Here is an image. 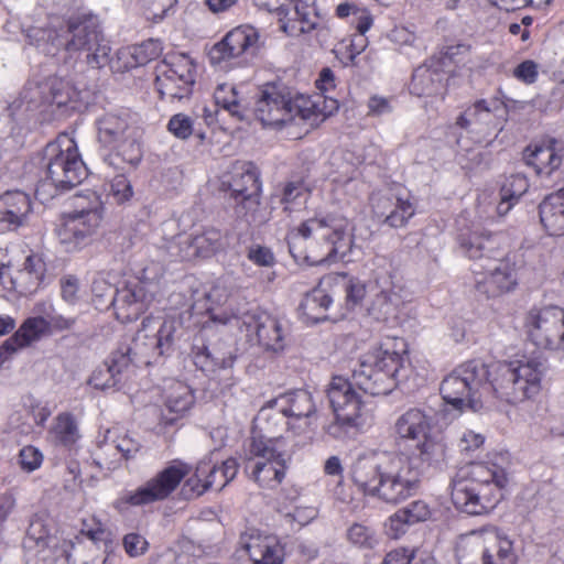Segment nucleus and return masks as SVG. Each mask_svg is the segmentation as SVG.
I'll return each mask as SVG.
<instances>
[{
  "label": "nucleus",
  "mask_w": 564,
  "mask_h": 564,
  "mask_svg": "<svg viewBox=\"0 0 564 564\" xmlns=\"http://www.w3.org/2000/svg\"><path fill=\"white\" fill-rule=\"evenodd\" d=\"M239 464L229 457L220 464L205 457L196 465L193 476L188 477L182 488L186 499L197 498L210 489L223 490L237 476Z\"/></svg>",
  "instance_id": "obj_16"
},
{
  "label": "nucleus",
  "mask_w": 564,
  "mask_h": 564,
  "mask_svg": "<svg viewBox=\"0 0 564 564\" xmlns=\"http://www.w3.org/2000/svg\"><path fill=\"white\" fill-rule=\"evenodd\" d=\"M415 558V550L398 547L387 553L383 564H410Z\"/></svg>",
  "instance_id": "obj_64"
},
{
  "label": "nucleus",
  "mask_w": 564,
  "mask_h": 564,
  "mask_svg": "<svg viewBox=\"0 0 564 564\" xmlns=\"http://www.w3.org/2000/svg\"><path fill=\"white\" fill-rule=\"evenodd\" d=\"M155 69L163 70L165 74L174 77L177 76L178 82H182L183 85L189 84L194 86L195 84V64L187 54L167 55L155 66Z\"/></svg>",
  "instance_id": "obj_41"
},
{
  "label": "nucleus",
  "mask_w": 564,
  "mask_h": 564,
  "mask_svg": "<svg viewBox=\"0 0 564 564\" xmlns=\"http://www.w3.org/2000/svg\"><path fill=\"white\" fill-rule=\"evenodd\" d=\"M457 242L462 251L476 263H488L505 254L500 248L501 236L485 229L460 232Z\"/></svg>",
  "instance_id": "obj_26"
},
{
  "label": "nucleus",
  "mask_w": 564,
  "mask_h": 564,
  "mask_svg": "<svg viewBox=\"0 0 564 564\" xmlns=\"http://www.w3.org/2000/svg\"><path fill=\"white\" fill-rule=\"evenodd\" d=\"M113 444L115 448L126 460L134 458L142 447L140 441L132 437L128 433L119 435L116 440H113Z\"/></svg>",
  "instance_id": "obj_56"
},
{
  "label": "nucleus",
  "mask_w": 564,
  "mask_h": 564,
  "mask_svg": "<svg viewBox=\"0 0 564 564\" xmlns=\"http://www.w3.org/2000/svg\"><path fill=\"white\" fill-rule=\"evenodd\" d=\"M253 2L260 9L276 13L281 29L291 36L308 33L318 24L315 0H253Z\"/></svg>",
  "instance_id": "obj_15"
},
{
  "label": "nucleus",
  "mask_w": 564,
  "mask_h": 564,
  "mask_svg": "<svg viewBox=\"0 0 564 564\" xmlns=\"http://www.w3.org/2000/svg\"><path fill=\"white\" fill-rule=\"evenodd\" d=\"M421 476L413 460L395 451L360 454L349 468V477L360 492L393 506L419 494Z\"/></svg>",
  "instance_id": "obj_2"
},
{
  "label": "nucleus",
  "mask_w": 564,
  "mask_h": 564,
  "mask_svg": "<svg viewBox=\"0 0 564 564\" xmlns=\"http://www.w3.org/2000/svg\"><path fill=\"white\" fill-rule=\"evenodd\" d=\"M189 471L191 467L187 464L174 460L145 481L144 485L135 490L126 491L119 496L115 500L113 507L122 512L127 510L129 506L139 507L165 500L178 487Z\"/></svg>",
  "instance_id": "obj_13"
},
{
  "label": "nucleus",
  "mask_w": 564,
  "mask_h": 564,
  "mask_svg": "<svg viewBox=\"0 0 564 564\" xmlns=\"http://www.w3.org/2000/svg\"><path fill=\"white\" fill-rule=\"evenodd\" d=\"M167 130L181 140L188 139L195 131L193 119L185 113H176L171 117Z\"/></svg>",
  "instance_id": "obj_53"
},
{
  "label": "nucleus",
  "mask_w": 564,
  "mask_h": 564,
  "mask_svg": "<svg viewBox=\"0 0 564 564\" xmlns=\"http://www.w3.org/2000/svg\"><path fill=\"white\" fill-rule=\"evenodd\" d=\"M19 457H20L21 468L29 473L37 469L43 462L42 453L34 446L23 447L20 451Z\"/></svg>",
  "instance_id": "obj_60"
},
{
  "label": "nucleus",
  "mask_w": 564,
  "mask_h": 564,
  "mask_svg": "<svg viewBox=\"0 0 564 564\" xmlns=\"http://www.w3.org/2000/svg\"><path fill=\"white\" fill-rule=\"evenodd\" d=\"M268 408L285 417H308L315 412L312 395L306 390H294L280 394L268 402Z\"/></svg>",
  "instance_id": "obj_31"
},
{
  "label": "nucleus",
  "mask_w": 564,
  "mask_h": 564,
  "mask_svg": "<svg viewBox=\"0 0 564 564\" xmlns=\"http://www.w3.org/2000/svg\"><path fill=\"white\" fill-rule=\"evenodd\" d=\"M223 186L230 193L235 204V213L238 217L245 218L247 223H261L257 212L260 205L261 182L259 173L251 163H243L235 166L228 181Z\"/></svg>",
  "instance_id": "obj_14"
},
{
  "label": "nucleus",
  "mask_w": 564,
  "mask_h": 564,
  "mask_svg": "<svg viewBox=\"0 0 564 564\" xmlns=\"http://www.w3.org/2000/svg\"><path fill=\"white\" fill-rule=\"evenodd\" d=\"M430 417L420 409H410L395 422V433L401 438L419 440L426 437L430 430Z\"/></svg>",
  "instance_id": "obj_37"
},
{
  "label": "nucleus",
  "mask_w": 564,
  "mask_h": 564,
  "mask_svg": "<svg viewBox=\"0 0 564 564\" xmlns=\"http://www.w3.org/2000/svg\"><path fill=\"white\" fill-rule=\"evenodd\" d=\"M564 310L556 305L532 307L525 316L529 339L541 349L558 348Z\"/></svg>",
  "instance_id": "obj_21"
},
{
  "label": "nucleus",
  "mask_w": 564,
  "mask_h": 564,
  "mask_svg": "<svg viewBox=\"0 0 564 564\" xmlns=\"http://www.w3.org/2000/svg\"><path fill=\"white\" fill-rule=\"evenodd\" d=\"M129 358L112 351L109 357L98 366L88 379V383L98 390H118L122 384V376L129 370Z\"/></svg>",
  "instance_id": "obj_29"
},
{
  "label": "nucleus",
  "mask_w": 564,
  "mask_h": 564,
  "mask_svg": "<svg viewBox=\"0 0 564 564\" xmlns=\"http://www.w3.org/2000/svg\"><path fill=\"white\" fill-rule=\"evenodd\" d=\"M488 379L487 365L480 360H469L446 376L440 392L447 404L454 409L468 408L479 411L484 406L482 382Z\"/></svg>",
  "instance_id": "obj_11"
},
{
  "label": "nucleus",
  "mask_w": 564,
  "mask_h": 564,
  "mask_svg": "<svg viewBox=\"0 0 564 564\" xmlns=\"http://www.w3.org/2000/svg\"><path fill=\"white\" fill-rule=\"evenodd\" d=\"M192 356L194 365L204 372L231 368L236 360L231 354L227 357L213 354L200 337L195 338Z\"/></svg>",
  "instance_id": "obj_40"
},
{
  "label": "nucleus",
  "mask_w": 564,
  "mask_h": 564,
  "mask_svg": "<svg viewBox=\"0 0 564 564\" xmlns=\"http://www.w3.org/2000/svg\"><path fill=\"white\" fill-rule=\"evenodd\" d=\"M156 283L144 278L128 281L122 288L111 292L110 304L113 306L117 317L123 322H132L139 318L148 308L154 297Z\"/></svg>",
  "instance_id": "obj_20"
},
{
  "label": "nucleus",
  "mask_w": 564,
  "mask_h": 564,
  "mask_svg": "<svg viewBox=\"0 0 564 564\" xmlns=\"http://www.w3.org/2000/svg\"><path fill=\"white\" fill-rule=\"evenodd\" d=\"M414 215V205L409 199L399 197L381 224L391 228H403Z\"/></svg>",
  "instance_id": "obj_49"
},
{
  "label": "nucleus",
  "mask_w": 564,
  "mask_h": 564,
  "mask_svg": "<svg viewBox=\"0 0 564 564\" xmlns=\"http://www.w3.org/2000/svg\"><path fill=\"white\" fill-rule=\"evenodd\" d=\"M234 319L247 336H254L258 344L265 350L282 351L286 346L285 324L267 311L252 308L241 314H235Z\"/></svg>",
  "instance_id": "obj_17"
},
{
  "label": "nucleus",
  "mask_w": 564,
  "mask_h": 564,
  "mask_svg": "<svg viewBox=\"0 0 564 564\" xmlns=\"http://www.w3.org/2000/svg\"><path fill=\"white\" fill-rule=\"evenodd\" d=\"M22 98L28 109H37L42 106L67 107L77 101V93L66 82L51 79L24 88Z\"/></svg>",
  "instance_id": "obj_24"
},
{
  "label": "nucleus",
  "mask_w": 564,
  "mask_h": 564,
  "mask_svg": "<svg viewBox=\"0 0 564 564\" xmlns=\"http://www.w3.org/2000/svg\"><path fill=\"white\" fill-rule=\"evenodd\" d=\"M23 546L39 561H43L44 564H51L52 550L50 547V538L43 531L41 523L30 525L23 540ZM85 551V547L80 545H63L55 551V557L52 558V562L55 564H100L99 558L89 556Z\"/></svg>",
  "instance_id": "obj_18"
},
{
  "label": "nucleus",
  "mask_w": 564,
  "mask_h": 564,
  "mask_svg": "<svg viewBox=\"0 0 564 564\" xmlns=\"http://www.w3.org/2000/svg\"><path fill=\"white\" fill-rule=\"evenodd\" d=\"M228 247V237L216 227H206L200 232L185 237L178 242V257L184 261L208 259Z\"/></svg>",
  "instance_id": "obj_25"
},
{
  "label": "nucleus",
  "mask_w": 564,
  "mask_h": 564,
  "mask_svg": "<svg viewBox=\"0 0 564 564\" xmlns=\"http://www.w3.org/2000/svg\"><path fill=\"white\" fill-rule=\"evenodd\" d=\"M51 435L56 445L72 449L80 437L74 415L67 412L59 413L55 419Z\"/></svg>",
  "instance_id": "obj_42"
},
{
  "label": "nucleus",
  "mask_w": 564,
  "mask_h": 564,
  "mask_svg": "<svg viewBox=\"0 0 564 564\" xmlns=\"http://www.w3.org/2000/svg\"><path fill=\"white\" fill-rule=\"evenodd\" d=\"M474 271L482 275L476 281L477 291L488 297L510 292L518 284L516 262L505 254L488 263H475Z\"/></svg>",
  "instance_id": "obj_22"
},
{
  "label": "nucleus",
  "mask_w": 564,
  "mask_h": 564,
  "mask_svg": "<svg viewBox=\"0 0 564 564\" xmlns=\"http://www.w3.org/2000/svg\"><path fill=\"white\" fill-rule=\"evenodd\" d=\"M46 264L39 254L26 257L22 269L12 278L14 289L24 295L37 291L45 278Z\"/></svg>",
  "instance_id": "obj_34"
},
{
  "label": "nucleus",
  "mask_w": 564,
  "mask_h": 564,
  "mask_svg": "<svg viewBox=\"0 0 564 564\" xmlns=\"http://www.w3.org/2000/svg\"><path fill=\"white\" fill-rule=\"evenodd\" d=\"M508 484L506 470L489 462H471L459 467L451 481V498L456 507L470 516L491 511L503 498Z\"/></svg>",
  "instance_id": "obj_4"
},
{
  "label": "nucleus",
  "mask_w": 564,
  "mask_h": 564,
  "mask_svg": "<svg viewBox=\"0 0 564 564\" xmlns=\"http://www.w3.org/2000/svg\"><path fill=\"white\" fill-rule=\"evenodd\" d=\"M417 458L427 467L442 468L446 462L447 446L442 438L426 436L417 445Z\"/></svg>",
  "instance_id": "obj_45"
},
{
  "label": "nucleus",
  "mask_w": 564,
  "mask_h": 564,
  "mask_svg": "<svg viewBox=\"0 0 564 564\" xmlns=\"http://www.w3.org/2000/svg\"><path fill=\"white\" fill-rule=\"evenodd\" d=\"M239 544L252 564H282L284 550L275 536L262 535L256 530L241 534Z\"/></svg>",
  "instance_id": "obj_27"
},
{
  "label": "nucleus",
  "mask_w": 564,
  "mask_h": 564,
  "mask_svg": "<svg viewBox=\"0 0 564 564\" xmlns=\"http://www.w3.org/2000/svg\"><path fill=\"white\" fill-rule=\"evenodd\" d=\"M30 212L31 199L28 194L14 191L0 196V224L9 229L23 226Z\"/></svg>",
  "instance_id": "obj_32"
},
{
  "label": "nucleus",
  "mask_w": 564,
  "mask_h": 564,
  "mask_svg": "<svg viewBox=\"0 0 564 564\" xmlns=\"http://www.w3.org/2000/svg\"><path fill=\"white\" fill-rule=\"evenodd\" d=\"M101 213L98 204L91 208H82L65 214L64 221L59 228L61 242L68 251L82 249L91 241L93 235L101 223Z\"/></svg>",
  "instance_id": "obj_23"
},
{
  "label": "nucleus",
  "mask_w": 564,
  "mask_h": 564,
  "mask_svg": "<svg viewBox=\"0 0 564 564\" xmlns=\"http://www.w3.org/2000/svg\"><path fill=\"white\" fill-rule=\"evenodd\" d=\"M431 508L424 500H414L393 513L389 518V525L394 536H398L405 532V527L424 522L431 518Z\"/></svg>",
  "instance_id": "obj_36"
},
{
  "label": "nucleus",
  "mask_w": 564,
  "mask_h": 564,
  "mask_svg": "<svg viewBox=\"0 0 564 564\" xmlns=\"http://www.w3.org/2000/svg\"><path fill=\"white\" fill-rule=\"evenodd\" d=\"M44 176L40 180L35 195L42 199L69 191L87 177V167L82 160L76 142L67 135L58 137L43 150Z\"/></svg>",
  "instance_id": "obj_7"
},
{
  "label": "nucleus",
  "mask_w": 564,
  "mask_h": 564,
  "mask_svg": "<svg viewBox=\"0 0 564 564\" xmlns=\"http://www.w3.org/2000/svg\"><path fill=\"white\" fill-rule=\"evenodd\" d=\"M215 105L237 121L247 120L249 106L242 104L234 85L220 84L214 91Z\"/></svg>",
  "instance_id": "obj_38"
},
{
  "label": "nucleus",
  "mask_w": 564,
  "mask_h": 564,
  "mask_svg": "<svg viewBox=\"0 0 564 564\" xmlns=\"http://www.w3.org/2000/svg\"><path fill=\"white\" fill-rule=\"evenodd\" d=\"M348 542L361 550H373L379 545L376 530L362 523L351 524L346 533Z\"/></svg>",
  "instance_id": "obj_48"
},
{
  "label": "nucleus",
  "mask_w": 564,
  "mask_h": 564,
  "mask_svg": "<svg viewBox=\"0 0 564 564\" xmlns=\"http://www.w3.org/2000/svg\"><path fill=\"white\" fill-rule=\"evenodd\" d=\"M540 220L550 236L564 235V188L553 192L539 204Z\"/></svg>",
  "instance_id": "obj_33"
},
{
  "label": "nucleus",
  "mask_w": 564,
  "mask_h": 564,
  "mask_svg": "<svg viewBox=\"0 0 564 564\" xmlns=\"http://www.w3.org/2000/svg\"><path fill=\"white\" fill-rule=\"evenodd\" d=\"M492 540L490 546H484L481 550V564H517L512 542L498 534H495Z\"/></svg>",
  "instance_id": "obj_44"
},
{
  "label": "nucleus",
  "mask_w": 564,
  "mask_h": 564,
  "mask_svg": "<svg viewBox=\"0 0 564 564\" xmlns=\"http://www.w3.org/2000/svg\"><path fill=\"white\" fill-rule=\"evenodd\" d=\"M122 543L124 551L131 557L143 555L149 547V542L147 539L135 532L126 534L123 536Z\"/></svg>",
  "instance_id": "obj_58"
},
{
  "label": "nucleus",
  "mask_w": 564,
  "mask_h": 564,
  "mask_svg": "<svg viewBox=\"0 0 564 564\" xmlns=\"http://www.w3.org/2000/svg\"><path fill=\"white\" fill-rule=\"evenodd\" d=\"M247 258L259 267H272L275 263V257L271 249L261 245L250 246L247 250Z\"/></svg>",
  "instance_id": "obj_57"
},
{
  "label": "nucleus",
  "mask_w": 564,
  "mask_h": 564,
  "mask_svg": "<svg viewBox=\"0 0 564 564\" xmlns=\"http://www.w3.org/2000/svg\"><path fill=\"white\" fill-rule=\"evenodd\" d=\"M304 189V183L302 181H291L285 183L280 198V203L285 205L284 212L291 213L289 205L302 196Z\"/></svg>",
  "instance_id": "obj_62"
},
{
  "label": "nucleus",
  "mask_w": 564,
  "mask_h": 564,
  "mask_svg": "<svg viewBox=\"0 0 564 564\" xmlns=\"http://www.w3.org/2000/svg\"><path fill=\"white\" fill-rule=\"evenodd\" d=\"M398 295L389 290H380L368 307V314L378 322H386L395 314Z\"/></svg>",
  "instance_id": "obj_47"
},
{
  "label": "nucleus",
  "mask_w": 564,
  "mask_h": 564,
  "mask_svg": "<svg viewBox=\"0 0 564 564\" xmlns=\"http://www.w3.org/2000/svg\"><path fill=\"white\" fill-rule=\"evenodd\" d=\"M556 140L545 144L528 145L523 150L524 163L532 167L539 176H551L562 164V156L556 151Z\"/></svg>",
  "instance_id": "obj_30"
},
{
  "label": "nucleus",
  "mask_w": 564,
  "mask_h": 564,
  "mask_svg": "<svg viewBox=\"0 0 564 564\" xmlns=\"http://www.w3.org/2000/svg\"><path fill=\"white\" fill-rule=\"evenodd\" d=\"M261 48L259 31L249 24L239 25L230 30L221 41L212 46L208 53L213 65L241 58L243 62L253 58Z\"/></svg>",
  "instance_id": "obj_19"
},
{
  "label": "nucleus",
  "mask_w": 564,
  "mask_h": 564,
  "mask_svg": "<svg viewBox=\"0 0 564 564\" xmlns=\"http://www.w3.org/2000/svg\"><path fill=\"white\" fill-rule=\"evenodd\" d=\"M346 293V305L354 308L358 305L366 295L365 284L358 280H349L344 286Z\"/></svg>",
  "instance_id": "obj_61"
},
{
  "label": "nucleus",
  "mask_w": 564,
  "mask_h": 564,
  "mask_svg": "<svg viewBox=\"0 0 564 564\" xmlns=\"http://www.w3.org/2000/svg\"><path fill=\"white\" fill-rule=\"evenodd\" d=\"M194 404V395L191 388L180 381L172 383L169 389L165 408L170 413L183 415Z\"/></svg>",
  "instance_id": "obj_46"
},
{
  "label": "nucleus",
  "mask_w": 564,
  "mask_h": 564,
  "mask_svg": "<svg viewBox=\"0 0 564 564\" xmlns=\"http://www.w3.org/2000/svg\"><path fill=\"white\" fill-rule=\"evenodd\" d=\"M64 33L67 52H87V64L95 68L108 65L111 47L102 34L97 18L70 19L64 23Z\"/></svg>",
  "instance_id": "obj_12"
},
{
  "label": "nucleus",
  "mask_w": 564,
  "mask_h": 564,
  "mask_svg": "<svg viewBox=\"0 0 564 564\" xmlns=\"http://www.w3.org/2000/svg\"><path fill=\"white\" fill-rule=\"evenodd\" d=\"M528 188L529 182L527 177L518 173L506 178L499 194L502 197H509L518 202L519 198L527 193Z\"/></svg>",
  "instance_id": "obj_51"
},
{
  "label": "nucleus",
  "mask_w": 564,
  "mask_h": 564,
  "mask_svg": "<svg viewBox=\"0 0 564 564\" xmlns=\"http://www.w3.org/2000/svg\"><path fill=\"white\" fill-rule=\"evenodd\" d=\"M409 371L408 357L380 347L362 357L352 371V381L341 376L333 377L326 394L335 421L327 426V434L338 440L352 438L362 429L364 402L355 387L372 397L387 395L400 381L408 378Z\"/></svg>",
  "instance_id": "obj_1"
},
{
  "label": "nucleus",
  "mask_w": 564,
  "mask_h": 564,
  "mask_svg": "<svg viewBox=\"0 0 564 564\" xmlns=\"http://www.w3.org/2000/svg\"><path fill=\"white\" fill-rule=\"evenodd\" d=\"M97 140L116 152L124 163L135 167L142 160L139 128L131 116L123 110L101 113L95 120Z\"/></svg>",
  "instance_id": "obj_10"
},
{
  "label": "nucleus",
  "mask_w": 564,
  "mask_h": 564,
  "mask_svg": "<svg viewBox=\"0 0 564 564\" xmlns=\"http://www.w3.org/2000/svg\"><path fill=\"white\" fill-rule=\"evenodd\" d=\"M110 191L118 203H124L133 195L132 185L123 174L116 175L112 178Z\"/></svg>",
  "instance_id": "obj_59"
},
{
  "label": "nucleus",
  "mask_w": 564,
  "mask_h": 564,
  "mask_svg": "<svg viewBox=\"0 0 564 564\" xmlns=\"http://www.w3.org/2000/svg\"><path fill=\"white\" fill-rule=\"evenodd\" d=\"M398 198H399L398 196H394L392 194H390V195L373 194L370 197L373 216L380 223H382L383 219L387 217V215L392 209V207L395 204Z\"/></svg>",
  "instance_id": "obj_55"
},
{
  "label": "nucleus",
  "mask_w": 564,
  "mask_h": 564,
  "mask_svg": "<svg viewBox=\"0 0 564 564\" xmlns=\"http://www.w3.org/2000/svg\"><path fill=\"white\" fill-rule=\"evenodd\" d=\"M286 242L296 261L317 265L336 257L344 258L351 249L348 220L327 215L314 217L289 230Z\"/></svg>",
  "instance_id": "obj_3"
},
{
  "label": "nucleus",
  "mask_w": 564,
  "mask_h": 564,
  "mask_svg": "<svg viewBox=\"0 0 564 564\" xmlns=\"http://www.w3.org/2000/svg\"><path fill=\"white\" fill-rule=\"evenodd\" d=\"M184 335L185 328L178 317H145L131 343L121 344L116 351L130 359L129 368L156 365L174 354Z\"/></svg>",
  "instance_id": "obj_6"
},
{
  "label": "nucleus",
  "mask_w": 564,
  "mask_h": 564,
  "mask_svg": "<svg viewBox=\"0 0 564 564\" xmlns=\"http://www.w3.org/2000/svg\"><path fill=\"white\" fill-rule=\"evenodd\" d=\"M332 303V296L325 290L317 288L305 295L300 304V311L308 322L317 324L329 318L327 312Z\"/></svg>",
  "instance_id": "obj_39"
},
{
  "label": "nucleus",
  "mask_w": 564,
  "mask_h": 564,
  "mask_svg": "<svg viewBox=\"0 0 564 564\" xmlns=\"http://www.w3.org/2000/svg\"><path fill=\"white\" fill-rule=\"evenodd\" d=\"M162 51L163 46L161 41L154 39H149L140 44L133 45L134 57L138 59L140 66L158 58Z\"/></svg>",
  "instance_id": "obj_52"
},
{
  "label": "nucleus",
  "mask_w": 564,
  "mask_h": 564,
  "mask_svg": "<svg viewBox=\"0 0 564 564\" xmlns=\"http://www.w3.org/2000/svg\"><path fill=\"white\" fill-rule=\"evenodd\" d=\"M50 330V323L42 316L26 318L18 330L0 346V365L19 349L40 340Z\"/></svg>",
  "instance_id": "obj_28"
},
{
  "label": "nucleus",
  "mask_w": 564,
  "mask_h": 564,
  "mask_svg": "<svg viewBox=\"0 0 564 564\" xmlns=\"http://www.w3.org/2000/svg\"><path fill=\"white\" fill-rule=\"evenodd\" d=\"M154 86L161 99L182 100L192 95L193 86L178 82L177 76H171L163 70L155 69Z\"/></svg>",
  "instance_id": "obj_43"
},
{
  "label": "nucleus",
  "mask_w": 564,
  "mask_h": 564,
  "mask_svg": "<svg viewBox=\"0 0 564 564\" xmlns=\"http://www.w3.org/2000/svg\"><path fill=\"white\" fill-rule=\"evenodd\" d=\"M291 462L283 437L252 438L245 469L263 488L280 485Z\"/></svg>",
  "instance_id": "obj_9"
},
{
  "label": "nucleus",
  "mask_w": 564,
  "mask_h": 564,
  "mask_svg": "<svg viewBox=\"0 0 564 564\" xmlns=\"http://www.w3.org/2000/svg\"><path fill=\"white\" fill-rule=\"evenodd\" d=\"M25 36L31 45H34L45 55L54 56L62 48L66 51L64 24L58 28L31 26L26 30Z\"/></svg>",
  "instance_id": "obj_35"
},
{
  "label": "nucleus",
  "mask_w": 564,
  "mask_h": 564,
  "mask_svg": "<svg viewBox=\"0 0 564 564\" xmlns=\"http://www.w3.org/2000/svg\"><path fill=\"white\" fill-rule=\"evenodd\" d=\"M252 100L249 112L251 111L263 126L269 127H282L296 117L312 119L319 109L311 97L295 93L281 80L269 82L258 87Z\"/></svg>",
  "instance_id": "obj_8"
},
{
  "label": "nucleus",
  "mask_w": 564,
  "mask_h": 564,
  "mask_svg": "<svg viewBox=\"0 0 564 564\" xmlns=\"http://www.w3.org/2000/svg\"><path fill=\"white\" fill-rule=\"evenodd\" d=\"M491 116V109L485 99L477 100L468 107L458 118L456 124L463 129L471 123H487Z\"/></svg>",
  "instance_id": "obj_50"
},
{
  "label": "nucleus",
  "mask_w": 564,
  "mask_h": 564,
  "mask_svg": "<svg viewBox=\"0 0 564 564\" xmlns=\"http://www.w3.org/2000/svg\"><path fill=\"white\" fill-rule=\"evenodd\" d=\"M110 67L113 72L124 73L132 68L139 67V62L134 57L133 46L120 48L117 52L116 59H110Z\"/></svg>",
  "instance_id": "obj_54"
},
{
  "label": "nucleus",
  "mask_w": 564,
  "mask_h": 564,
  "mask_svg": "<svg viewBox=\"0 0 564 564\" xmlns=\"http://www.w3.org/2000/svg\"><path fill=\"white\" fill-rule=\"evenodd\" d=\"M488 368V379L482 382L484 399L496 398L508 403H519L535 397L541 380L547 371V361L529 358L496 362Z\"/></svg>",
  "instance_id": "obj_5"
},
{
  "label": "nucleus",
  "mask_w": 564,
  "mask_h": 564,
  "mask_svg": "<svg viewBox=\"0 0 564 564\" xmlns=\"http://www.w3.org/2000/svg\"><path fill=\"white\" fill-rule=\"evenodd\" d=\"M513 75L525 84H533L538 78V65L533 61H524L514 68Z\"/></svg>",
  "instance_id": "obj_63"
}]
</instances>
